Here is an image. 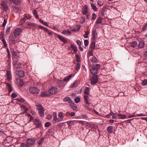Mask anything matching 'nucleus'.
I'll return each mask as SVG.
<instances>
[{"label": "nucleus", "mask_w": 147, "mask_h": 147, "mask_svg": "<svg viewBox=\"0 0 147 147\" xmlns=\"http://www.w3.org/2000/svg\"><path fill=\"white\" fill-rule=\"evenodd\" d=\"M90 80L92 85L96 84L98 81V75H94L90 78Z\"/></svg>", "instance_id": "nucleus-1"}, {"label": "nucleus", "mask_w": 147, "mask_h": 147, "mask_svg": "<svg viewBox=\"0 0 147 147\" xmlns=\"http://www.w3.org/2000/svg\"><path fill=\"white\" fill-rule=\"evenodd\" d=\"M53 117L52 122L53 124H55L57 122L61 121L60 119L57 117V113L56 112H54L53 113Z\"/></svg>", "instance_id": "nucleus-2"}, {"label": "nucleus", "mask_w": 147, "mask_h": 147, "mask_svg": "<svg viewBox=\"0 0 147 147\" xmlns=\"http://www.w3.org/2000/svg\"><path fill=\"white\" fill-rule=\"evenodd\" d=\"M33 123L36 126V128H40L42 126V124L40 121L37 119H34Z\"/></svg>", "instance_id": "nucleus-3"}, {"label": "nucleus", "mask_w": 147, "mask_h": 147, "mask_svg": "<svg viewBox=\"0 0 147 147\" xmlns=\"http://www.w3.org/2000/svg\"><path fill=\"white\" fill-rule=\"evenodd\" d=\"M29 91L32 93L37 94L38 93L39 90L37 87H33L30 88Z\"/></svg>", "instance_id": "nucleus-4"}, {"label": "nucleus", "mask_w": 147, "mask_h": 147, "mask_svg": "<svg viewBox=\"0 0 147 147\" xmlns=\"http://www.w3.org/2000/svg\"><path fill=\"white\" fill-rule=\"evenodd\" d=\"M92 39L93 40H95L97 38L98 36V33L96 30H94L92 31Z\"/></svg>", "instance_id": "nucleus-5"}, {"label": "nucleus", "mask_w": 147, "mask_h": 147, "mask_svg": "<svg viewBox=\"0 0 147 147\" xmlns=\"http://www.w3.org/2000/svg\"><path fill=\"white\" fill-rule=\"evenodd\" d=\"M1 5L3 7V11L5 12L7 11L8 9V7L6 3L4 1H2L1 3Z\"/></svg>", "instance_id": "nucleus-6"}, {"label": "nucleus", "mask_w": 147, "mask_h": 147, "mask_svg": "<svg viewBox=\"0 0 147 147\" xmlns=\"http://www.w3.org/2000/svg\"><path fill=\"white\" fill-rule=\"evenodd\" d=\"M26 143L29 145H32L34 144L35 142V140L34 139L28 138L26 141Z\"/></svg>", "instance_id": "nucleus-7"}, {"label": "nucleus", "mask_w": 147, "mask_h": 147, "mask_svg": "<svg viewBox=\"0 0 147 147\" xmlns=\"http://www.w3.org/2000/svg\"><path fill=\"white\" fill-rule=\"evenodd\" d=\"M21 30L22 29L20 28L16 29L13 32L14 36L16 37H17L19 35Z\"/></svg>", "instance_id": "nucleus-8"}, {"label": "nucleus", "mask_w": 147, "mask_h": 147, "mask_svg": "<svg viewBox=\"0 0 147 147\" xmlns=\"http://www.w3.org/2000/svg\"><path fill=\"white\" fill-rule=\"evenodd\" d=\"M49 93L51 94H56L57 93V90L56 88L53 87L49 90Z\"/></svg>", "instance_id": "nucleus-9"}, {"label": "nucleus", "mask_w": 147, "mask_h": 147, "mask_svg": "<svg viewBox=\"0 0 147 147\" xmlns=\"http://www.w3.org/2000/svg\"><path fill=\"white\" fill-rule=\"evenodd\" d=\"M16 73L18 76L20 78L23 77L24 76V73L23 70H18L17 71Z\"/></svg>", "instance_id": "nucleus-10"}, {"label": "nucleus", "mask_w": 147, "mask_h": 147, "mask_svg": "<svg viewBox=\"0 0 147 147\" xmlns=\"http://www.w3.org/2000/svg\"><path fill=\"white\" fill-rule=\"evenodd\" d=\"M81 11L82 14L84 15L87 14L88 13V8L87 6L86 5L83 6Z\"/></svg>", "instance_id": "nucleus-11"}, {"label": "nucleus", "mask_w": 147, "mask_h": 147, "mask_svg": "<svg viewBox=\"0 0 147 147\" xmlns=\"http://www.w3.org/2000/svg\"><path fill=\"white\" fill-rule=\"evenodd\" d=\"M63 101L65 102H67L69 103H74L73 101L68 96L65 97L63 98Z\"/></svg>", "instance_id": "nucleus-12"}, {"label": "nucleus", "mask_w": 147, "mask_h": 147, "mask_svg": "<svg viewBox=\"0 0 147 147\" xmlns=\"http://www.w3.org/2000/svg\"><path fill=\"white\" fill-rule=\"evenodd\" d=\"M57 37L61 40L62 41L65 43H66L67 42V41L66 39L64 38L63 36H61L59 34H57Z\"/></svg>", "instance_id": "nucleus-13"}, {"label": "nucleus", "mask_w": 147, "mask_h": 147, "mask_svg": "<svg viewBox=\"0 0 147 147\" xmlns=\"http://www.w3.org/2000/svg\"><path fill=\"white\" fill-rule=\"evenodd\" d=\"M6 77L8 81H10L11 79V71L7 70V71L6 74Z\"/></svg>", "instance_id": "nucleus-14"}, {"label": "nucleus", "mask_w": 147, "mask_h": 147, "mask_svg": "<svg viewBox=\"0 0 147 147\" xmlns=\"http://www.w3.org/2000/svg\"><path fill=\"white\" fill-rule=\"evenodd\" d=\"M72 77V75L70 74L69 76H66L63 79V81L64 82H67Z\"/></svg>", "instance_id": "nucleus-15"}, {"label": "nucleus", "mask_w": 147, "mask_h": 147, "mask_svg": "<svg viewBox=\"0 0 147 147\" xmlns=\"http://www.w3.org/2000/svg\"><path fill=\"white\" fill-rule=\"evenodd\" d=\"M109 115L111 116V118L113 119H117L118 114L116 113H114L113 112H111L109 113Z\"/></svg>", "instance_id": "nucleus-16"}, {"label": "nucleus", "mask_w": 147, "mask_h": 147, "mask_svg": "<svg viewBox=\"0 0 147 147\" xmlns=\"http://www.w3.org/2000/svg\"><path fill=\"white\" fill-rule=\"evenodd\" d=\"M13 65L14 67L17 68H20L21 66V63L18 61H14Z\"/></svg>", "instance_id": "nucleus-17"}, {"label": "nucleus", "mask_w": 147, "mask_h": 147, "mask_svg": "<svg viewBox=\"0 0 147 147\" xmlns=\"http://www.w3.org/2000/svg\"><path fill=\"white\" fill-rule=\"evenodd\" d=\"M63 82V80H59L57 82V84L60 87L63 88L65 85V84Z\"/></svg>", "instance_id": "nucleus-18"}, {"label": "nucleus", "mask_w": 147, "mask_h": 147, "mask_svg": "<svg viewBox=\"0 0 147 147\" xmlns=\"http://www.w3.org/2000/svg\"><path fill=\"white\" fill-rule=\"evenodd\" d=\"M71 104L72 105H70L71 108L73 109V110L78 111V109L76 105L75 104L74 102V103H71Z\"/></svg>", "instance_id": "nucleus-19"}, {"label": "nucleus", "mask_w": 147, "mask_h": 147, "mask_svg": "<svg viewBox=\"0 0 147 147\" xmlns=\"http://www.w3.org/2000/svg\"><path fill=\"white\" fill-rule=\"evenodd\" d=\"M6 86L9 92L12 91L13 88L11 84L9 83H7L6 84Z\"/></svg>", "instance_id": "nucleus-20"}, {"label": "nucleus", "mask_w": 147, "mask_h": 147, "mask_svg": "<svg viewBox=\"0 0 147 147\" xmlns=\"http://www.w3.org/2000/svg\"><path fill=\"white\" fill-rule=\"evenodd\" d=\"M127 118L126 117V116L124 114H118V119H124Z\"/></svg>", "instance_id": "nucleus-21"}, {"label": "nucleus", "mask_w": 147, "mask_h": 147, "mask_svg": "<svg viewBox=\"0 0 147 147\" xmlns=\"http://www.w3.org/2000/svg\"><path fill=\"white\" fill-rule=\"evenodd\" d=\"M58 116L61 121L64 120V118L65 116L64 115L63 112H60L58 114Z\"/></svg>", "instance_id": "nucleus-22"}, {"label": "nucleus", "mask_w": 147, "mask_h": 147, "mask_svg": "<svg viewBox=\"0 0 147 147\" xmlns=\"http://www.w3.org/2000/svg\"><path fill=\"white\" fill-rule=\"evenodd\" d=\"M145 45L144 41L143 40L141 41L138 45V47L140 48H143Z\"/></svg>", "instance_id": "nucleus-23"}, {"label": "nucleus", "mask_w": 147, "mask_h": 147, "mask_svg": "<svg viewBox=\"0 0 147 147\" xmlns=\"http://www.w3.org/2000/svg\"><path fill=\"white\" fill-rule=\"evenodd\" d=\"M49 93L47 91H43L41 93L40 96L42 97H47L49 95Z\"/></svg>", "instance_id": "nucleus-24"}, {"label": "nucleus", "mask_w": 147, "mask_h": 147, "mask_svg": "<svg viewBox=\"0 0 147 147\" xmlns=\"http://www.w3.org/2000/svg\"><path fill=\"white\" fill-rule=\"evenodd\" d=\"M44 109L38 110V114L40 117H42L44 116Z\"/></svg>", "instance_id": "nucleus-25"}, {"label": "nucleus", "mask_w": 147, "mask_h": 147, "mask_svg": "<svg viewBox=\"0 0 147 147\" xmlns=\"http://www.w3.org/2000/svg\"><path fill=\"white\" fill-rule=\"evenodd\" d=\"M98 70L94 68L93 67H92V68L90 69V72L93 75H96L97 74V73Z\"/></svg>", "instance_id": "nucleus-26"}, {"label": "nucleus", "mask_w": 147, "mask_h": 147, "mask_svg": "<svg viewBox=\"0 0 147 147\" xmlns=\"http://www.w3.org/2000/svg\"><path fill=\"white\" fill-rule=\"evenodd\" d=\"M10 1L16 5H20L21 2V0H10Z\"/></svg>", "instance_id": "nucleus-27"}, {"label": "nucleus", "mask_w": 147, "mask_h": 147, "mask_svg": "<svg viewBox=\"0 0 147 147\" xmlns=\"http://www.w3.org/2000/svg\"><path fill=\"white\" fill-rule=\"evenodd\" d=\"M70 47L75 53H77V48L76 46H75L73 44H71L70 45Z\"/></svg>", "instance_id": "nucleus-28"}, {"label": "nucleus", "mask_w": 147, "mask_h": 147, "mask_svg": "<svg viewBox=\"0 0 147 147\" xmlns=\"http://www.w3.org/2000/svg\"><path fill=\"white\" fill-rule=\"evenodd\" d=\"M84 99L85 103L87 105H89L90 104V103L89 101V97L87 95H84Z\"/></svg>", "instance_id": "nucleus-29"}, {"label": "nucleus", "mask_w": 147, "mask_h": 147, "mask_svg": "<svg viewBox=\"0 0 147 147\" xmlns=\"http://www.w3.org/2000/svg\"><path fill=\"white\" fill-rule=\"evenodd\" d=\"M102 18L101 17H99L97 19L96 23L98 24H100L102 23Z\"/></svg>", "instance_id": "nucleus-30"}, {"label": "nucleus", "mask_w": 147, "mask_h": 147, "mask_svg": "<svg viewBox=\"0 0 147 147\" xmlns=\"http://www.w3.org/2000/svg\"><path fill=\"white\" fill-rule=\"evenodd\" d=\"M62 34L63 35H70L71 34V32L69 30H65L61 32Z\"/></svg>", "instance_id": "nucleus-31"}, {"label": "nucleus", "mask_w": 147, "mask_h": 147, "mask_svg": "<svg viewBox=\"0 0 147 147\" xmlns=\"http://www.w3.org/2000/svg\"><path fill=\"white\" fill-rule=\"evenodd\" d=\"M107 129L108 132L111 133L113 132V127L112 126H109L107 127Z\"/></svg>", "instance_id": "nucleus-32"}, {"label": "nucleus", "mask_w": 147, "mask_h": 147, "mask_svg": "<svg viewBox=\"0 0 147 147\" xmlns=\"http://www.w3.org/2000/svg\"><path fill=\"white\" fill-rule=\"evenodd\" d=\"M95 47V40L92 41L91 43L90 48L92 50H94Z\"/></svg>", "instance_id": "nucleus-33"}, {"label": "nucleus", "mask_w": 147, "mask_h": 147, "mask_svg": "<svg viewBox=\"0 0 147 147\" xmlns=\"http://www.w3.org/2000/svg\"><path fill=\"white\" fill-rule=\"evenodd\" d=\"M13 11L15 12H19L20 11V9L19 7L15 6L13 7Z\"/></svg>", "instance_id": "nucleus-34"}, {"label": "nucleus", "mask_w": 147, "mask_h": 147, "mask_svg": "<svg viewBox=\"0 0 147 147\" xmlns=\"http://www.w3.org/2000/svg\"><path fill=\"white\" fill-rule=\"evenodd\" d=\"M78 81L77 80H76L74 83L72 84H71L70 86V88H75L78 86Z\"/></svg>", "instance_id": "nucleus-35"}, {"label": "nucleus", "mask_w": 147, "mask_h": 147, "mask_svg": "<svg viewBox=\"0 0 147 147\" xmlns=\"http://www.w3.org/2000/svg\"><path fill=\"white\" fill-rule=\"evenodd\" d=\"M33 13L36 19H38L39 18L38 15V14L37 12L36 9H34L33 10Z\"/></svg>", "instance_id": "nucleus-36"}, {"label": "nucleus", "mask_w": 147, "mask_h": 147, "mask_svg": "<svg viewBox=\"0 0 147 147\" xmlns=\"http://www.w3.org/2000/svg\"><path fill=\"white\" fill-rule=\"evenodd\" d=\"M137 45V42L136 41H133L131 43V47L133 48L136 47Z\"/></svg>", "instance_id": "nucleus-37"}, {"label": "nucleus", "mask_w": 147, "mask_h": 147, "mask_svg": "<svg viewBox=\"0 0 147 147\" xmlns=\"http://www.w3.org/2000/svg\"><path fill=\"white\" fill-rule=\"evenodd\" d=\"M90 88L88 87H87L85 89L84 91V93L86 95H88L90 93Z\"/></svg>", "instance_id": "nucleus-38"}, {"label": "nucleus", "mask_w": 147, "mask_h": 147, "mask_svg": "<svg viewBox=\"0 0 147 147\" xmlns=\"http://www.w3.org/2000/svg\"><path fill=\"white\" fill-rule=\"evenodd\" d=\"M137 115H138V114H137L136 113V112L134 113L132 115L128 116L127 118H131L133 117H136L138 116Z\"/></svg>", "instance_id": "nucleus-39"}, {"label": "nucleus", "mask_w": 147, "mask_h": 147, "mask_svg": "<svg viewBox=\"0 0 147 147\" xmlns=\"http://www.w3.org/2000/svg\"><path fill=\"white\" fill-rule=\"evenodd\" d=\"M91 7L92 8V9L94 10V11H96L97 10V8L96 7L95 5L93 3H91Z\"/></svg>", "instance_id": "nucleus-40"}, {"label": "nucleus", "mask_w": 147, "mask_h": 147, "mask_svg": "<svg viewBox=\"0 0 147 147\" xmlns=\"http://www.w3.org/2000/svg\"><path fill=\"white\" fill-rule=\"evenodd\" d=\"M39 21L42 24L48 27L49 26V25L47 24V22H44V21L40 19L39 20Z\"/></svg>", "instance_id": "nucleus-41"}, {"label": "nucleus", "mask_w": 147, "mask_h": 147, "mask_svg": "<svg viewBox=\"0 0 147 147\" xmlns=\"http://www.w3.org/2000/svg\"><path fill=\"white\" fill-rule=\"evenodd\" d=\"M36 106L37 107V109L38 110L44 109L42 105L40 104L36 105Z\"/></svg>", "instance_id": "nucleus-42"}, {"label": "nucleus", "mask_w": 147, "mask_h": 147, "mask_svg": "<svg viewBox=\"0 0 147 147\" xmlns=\"http://www.w3.org/2000/svg\"><path fill=\"white\" fill-rule=\"evenodd\" d=\"M81 100L79 97H76L74 100L75 102L76 103H79L80 101Z\"/></svg>", "instance_id": "nucleus-43"}, {"label": "nucleus", "mask_w": 147, "mask_h": 147, "mask_svg": "<svg viewBox=\"0 0 147 147\" xmlns=\"http://www.w3.org/2000/svg\"><path fill=\"white\" fill-rule=\"evenodd\" d=\"M24 17L27 19H30L31 18L32 16L30 14H25L24 16Z\"/></svg>", "instance_id": "nucleus-44"}, {"label": "nucleus", "mask_w": 147, "mask_h": 147, "mask_svg": "<svg viewBox=\"0 0 147 147\" xmlns=\"http://www.w3.org/2000/svg\"><path fill=\"white\" fill-rule=\"evenodd\" d=\"M100 65L99 64H96L93 65L92 67L98 70L100 68Z\"/></svg>", "instance_id": "nucleus-45"}, {"label": "nucleus", "mask_w": 147, "mask_h": 147, "mask_svg": "<svg viewBox=\"0 0 147 147\" xmlns=\"http://www.w3.org/2000/svg\"><path fill=\"white\" fill-rule=\"evenodd\" d=\"M80 67V64L79 63H78L76 64L75 69L76 70L78 71Z\"/></svg>", "instance_id": "nucleus-46"}, {"label": "nucleus", "mask_w": 147, "mask_h": 147, "mask_svg": "<svg viewBox=\"0 0 147 147\" xmlns=\"http://www.w3.org/2000/svg\"><path fill=\"white\" fill-rule=\"evenodd\" d=\"M27 25L30 26H33L34 27H35L36 26V24L34 23L30 22L28 23Z\"/></svg>", "instance_id": "nucleus-47"}, {"label": "nucleus", "mask_w": 147, "mask_h": 147, "mask_svg": "<svg viewBox=\"0 0 147 147\" xmlns=\"http://www.w3.org/2000/svg\"><path fill=\"white\" fill-rule=\"evenodd\" d=\"M18 83L20 86H22L24 84L23 81L21 80H20L18 82Z\"/></svg>", "instance_id": "nucleus-48"}, {"label": "nucleus", "mask_w": 147, "mask_h": 147, "mask_svg": "<svg viewBox=\"0 0 147 147\" xmlns=\"http://www.w3.org/2000/svg\"><path fill=\"white\" fill-rule=\"evenodd\" d=\"M106 10V8H103L101 10V14L102 16H105V12Z\"/></svg>", "instance_id": "nucleus-49"}, {"label": "nucleus", "mask_w": 147, "mask_h": 147, "mask_svg": "<svg viewBox=\"0 0 147 147\" xmlns=\"http://www.w3.org/2000/svg\"><path fill=\"white\" fill-rule=\"evenodd\" d=\"M17 37L12 38H11V40L13 43L15 44L16 42V38Z\"/></svg>", "instance_id": "nucleus-50"}, {"label": "nucleus", "mask_w": 147, "mask_h": 147, "mask_svg": "<svg viewBox=\"0 0 147 147\" xmlns=\"http://www.w3.org/2000/svg\"><path fill=\"white\" fill-rule=\"evenodd\" d=\"M97 17L96 15L94 13L92 14V17L91 18L92 20H94Z\"/></svg>", "instance_id": "nucleus-51"}, {"label": "nucleus", "mask_w": 147, "mask_h": 147, "mask_svg": "<svg viewBox=\"0 0 147 147\" xmlns=\"http://www.w3.org/2000/svg\"><path fill=\"white\" fill-rule=\"evenodd\" d=\"M44 138H42L38 142V144L39 145H41L43 142Z\"/></svg>", "instance_id": "nucleus-52"}, {"label": "nucleus", "mask_w": 147, "mask_h": 147, "mask_svg": "<svg viewBox=\"0 0 147 147\" xmlns=\"http://www.w3.org/2000/svg\"><path fill=\"white\" fill-rule=\"evenodd\" d=\"M89 34V32L88 31L86 32L85 34L84 35V36L85 38H87L88 37V35Z\"/></svg>", "instance_id": "nucleus-53"}, {"label": "nucleus", "mask_w": 147, "mask_h": 147, "mask_svg": "<svg viewBox=\"0 0 147 147\" xmlns=\"http://www.w3.org/2000/svg\"><path fill=\"white\" fill-rule=\"evenodd\" d=\"M85 17H82L80 20V22L81 23H83L85 21Z\"/></svg>", "instance_id": "nucleus-54"}, {"label": "nucleus", "mask_w": 147, "mask_h": 147, "mask_svg": "<svg viewBox=\"0 0 147 147\" xmlns=\"http://www.w3.org/2000/svg\"><path fill=\"white\" fill-rule=\"evenodd\" d=\"M76 60L77 62H79L80 61V58L79 55H76Z\"/></svg>", "instance_id": "nucleus-55"}, {"label": "nucleus", "mask_w": 147, "mask_h": 147, "mask_svg": "<svg viewBox=\"0 0 147 147\" xmlns=\"http://www.w3.org/2000/svg\"><path fill=\"white\" fill-rule=\"evenodd\" d=\"M142 84L143 86H146L147 85V80H144L142 82Z\"/></svg>", "instance_id": "nucleus-56"}, {"label": "nucleus", "mask_w": 147, "mask_h": 147, "mask_svg": "<svg viewBox=\"0 0 147 147\" xmlns=\"http://www.w3.org/2000/svg\"><path fill=\"white\" fill-rule=\"evenodd\" d=\"M51 125V123L50 122H47L45 123V127H50Z\"/></svg>", "instance_id": "nucleus-57"}, {"label": "nucleus", "mask_w": 147, "mask_h": 147, "mask_svg": "<svg viewBox=\"0 0 147 147\" xmlns=\"http://www.w3.org/2000/svg\"><path fill=\"white\" fill-rule=\"evenodd\" d=\"M98 5L100 6H101L103 4V2L101 1H98L97 2Z\"/></svg>", "instance_id": "nucleus-58"}, {"label": "nucleus", "mask_w": 147, "mask_h": 147, "mask_svg": "<svg viewBox=\"0 0 147 147\" xmlns=\"http://www.w3.org/2000/svg\"><path fill=\"white\" fill-rule=\"evenodd\" d=\"M97 60V59L96 58L94 57H92L91 58V61L93 63H96V61Z\"/></svg>", "instance_id": "nucleus-59"}, {"label": "nucleus", "mask_w": 147, "mask_h": 147, "mask_svg": "<svg viewBox=\"0 0 147 147\" xmlns=\"http://www.w3.org/2000/svg\"><path fill=\"white\" fill-rule=\"evenodd\" d=\"M1 41L3 42L4 47H5L7 46V45L6 43V42L5 40L4 39H2L1 40Z\"/></svg>", "instance_id": "nucleus-60"}, {"label": "nucleus", "mask_w": 147, "mask_h": 147, "mask_svg": "<svg viewBox=\"0 0 147 147\" xmlns=\"http://www.w3.org/2000/svg\"><path fill=\"white\" fill-rule=\"evenodd\" d=\"M18 101L21 102H23L25 101V100L21 97L18 98Z\"/></svg>", "instance_id": "nucleus-61"}, {"label": "nucleus", "mask_w": 147, "mask_h": 147, "mask_svg": "<svg viewBox=\"0 0 147 147\" xmlns=\"http://www.w3.org/2000/svg\"><path fill=\"white\" fill-rule=\"evenodd\" d=\"M26 20L25 18H22L20 21V23L21 24H23L26 21Z\"/></svg>", "instance_id": "nucleus-62"}, {"label": "nucleus", "mask_w": 147, "mask_h": 147, "mask_svg": "<svg viewBox=\"0 0 147 147\" xmlns=\"http://www.w3.org/2000/svg\"><path fill=\"white\" fill-rule=\"evenodd\" d=\"M20 147H29V146H28L25 143H22L20 145Z\"/></svg>", "instance_id": "nucleus-63"}, {"label": "nucleus", "mask_w": 147, "mask_h": 147, "mask_svg": "<svg viewBox=\"0 0 147 147\" xmlns=\"http://www.w3.org/2000/svg\"><path fill=\"white\" fill-rule=\"evenodd\" d=\"M84 44L85 46H87L88 45V41L87 40H84Z\"/></svg>", "instance_id": "nucleus-64"}]
</instances>
